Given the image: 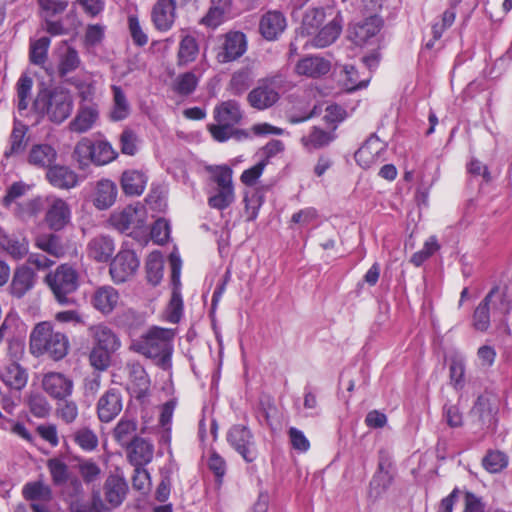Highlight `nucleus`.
Listing matches in <instances>:
<instances>
[{"instance_id":"obj_28","label":"nucleus","mask_w":512,"mask_h":512,"mask_svg":"<svg viewBox=\"0 0 512 512\" xmlns=\"http://www.w3.org/2000/svg\"><path fill=\"white\" fill-rule=\"evenodd\" d=\"M28 126L20 120L14 119L13 128L8 140V146L4 151V157L10 158L22 154L27 146L26 138Z\"/></svg>"},{"instance_id":"obj_22","label":"nucleus","mask_w":512,"mask_h":512,"mask_svg":"<svg viewBox=\"0 0 512 512\" xmlns=\"http://www.w3.org/2000/svg\"><path fill=\"white\" fill-rule=\"evenodd\" d=\"M330 68L331 64L327 59L320 56H307L297 62L295 72L300 76L319 78L326 75Z\"/></svg>"},{"instance_id":"obj_36","label":"nucleus","mask_w":512,"mask_h":512,"mask_svg":"<svg viewBox=\"0 0 512 512\" xmlns=\"http://www.w3.org/2000/svg\"><path fill=\"white\" fill-rule=\"evenodd\" d=\"M24 499L32 501V503L50 502L53 498L51 487L42 480L27 482L22 488Z\"/></svg>"},{"instance_id":"obj_3","label":"nucleus","mask_w":512,"mask_h":512,"mask_svg":"<svg viewBox=\"0 0 512 512\" xmlns=\"http://www.w3.org/2000/svg\"><path fill=\"white\" fill-rule=\"evenodd\" d=\"M68 348L66 335L55 332L49 322L38 323L30 334V352L34 356L47 354L54 360H60L67 355Z\"/></svg>"},{"instance_id":"obj_54","label":"nucleus","mask_w":512,"mask_h":512,"mask_svg":"<svg viewBox=\"0 0 512 512\" xmlns=\"http://www.w3.org/2000/svg\"><path fill=\"white\" fill-rule=\"evenodd\" d=\"M47 468L50 472L52 482L55 486L64 485L69 478L67 464L60 458H51L47 461Z\"/></svg>"},{"instance_id":"obj_48","label":"nucleus","mask_w":512,"mask_h":512,"mask_svg":"<svg viewBox=\"0 0 512 512\" xmlns=\"http://www.w3.org/2000/svg\"><path fill=\"white\" fill-rule=\"evenodd\" d=\"M33 80L30 76L23 74L16 83V102L19 112L28 108L31 100Z\"/></svg>"},{"instance_id":"obj_39","label":"nucleus","mask_w":512,"mask_h":512,"mask_svg":"<svg viewBox=\"0 0 512 512\" xmlns=\"http://www.w3.org/2000/svg\"><path fill=\"white\" fill-rule=\"evenodd\" d=\"M35 246L55 258L65 254V248L60 236L53 233L40 234L35 238Z\"/></svg>"},{"instance_id":"obj_52","label":"nucleus","mask_w":512,"mask_h":512,"mask_svg":"<svg viewBox=\"0 0 512 512\" xmlns=\"http://www.w3.org/2000/svg\"><path fill=\"white\" fill-rule=\"evenodd\" d=\"M74 442L84 451H94L99 443L98 436L96 433L88 428L81 427L73 433Z\"/></svg>"},{"instance_id":"obj_45","label":"nucleus","mask_w":512,"mask_h":512,"mask_svg":"<svg viewBox=\"0 0 512 512\" xmlns=\"http://www.w3.org/2000/svg\"><path fill=\"white\" fill-rule=\"evenodd\" d=\"M111 89L113 93L111 119L114 121L124 120L130 114V105L127 97L120 86L113 85Z\"/></svg>"},{"instance_id":"obj_21","label":"nucleus","mask_w":512,"mask_h":512,"mask_svg":"<svg viewBox=\"0 0 512 512\" xmlns=\"http://www.w3.org/2000/svg\"><path fill=\"white\" fill-rule=\"evenodd\" d=\"M88 332L93 341V346L113 352H116L121 346V341L117 334L105 324L90 326Z\"/></svg>"},{"instance_id":"obj_56","label":"nucleus","mask_w":512,"mask_h":512,"mask_svg":"<svg viewBox=\"0 0 512 512\" xmlns=\"http://www.w3.org/2000/svg\"><path fill=\"white\" fill-rule=\"evenodd\" d=\"M105 510L99 491H94L89 501H75L71 504L72 512H105Z\"/></svg>"},{"instance_id":"obj_6","label":"nucleus","mask_w":512,"mask_h":512,"mask_svg":"<svg viewBox=\"0 0 512 512\" xmlns=\"http://www.w3.org/2000/svg\"><path fill=\"white\" fill-rule=\"evenodd\" d=\"M511 302L498 286H494L475 308L472 315V326L476 331L486 332L490 328V310L509 313Z\"/></svg>"},{"instance_id":"obj_47","label":"nucleus","mask_w":512,"mask_h":512,"mask_svg":"<svg viewBox=\"0 0 512 512\" xmlns=\"http://www.w3.org/2000/svg\"><path fill=\"white\" fill-rule=\"evenodd\" d=\"M210 172V182L214 185L211 188L234 189L232 180V169L227 165L211 166L208 168Z\"/></svg>"},{"instance_id":"obj_2","label":"nucleus","mask_w":512,"mask_h":512,"mask_svg":"<svg viewBox=\"0 0 512 512\" xmlns=\"http://www.w3.org/2000/svg\"><path fill=\"white\" fill-rule=\"evenodd\" d=\"M68 348L66 335L55 332L49 322L38 323L30 334V352L34 356L47 354L54 360H60L67 355Z\"/></svg>"},{"instance_id":"obj_34","label":"nucleus","mask_w":512,"mask_h":512,"mask_svg":"<svg viewBox=\"0 0 512 512\" xmlns=\"http://www.w3.org/2000/svg\"><path fill=\"white\" fill-rule=\"evenodd\" d=\"M98 117L99 112L95 106L81 107L75 118L70 122L69 128L72 132L85 133L93 128Z\"/></svg>"},{"instance_id":"obj_62","label":"nucleus","mask_w":512,"mask_h":512,"mask_svg":"<svg viewBox=\"0 0 512 512\" xmlns=\"http://www.w3.org/2000/svg\"><path fill=\"white\" fill-rule=\"evenodd\" d=\"M439 249V244L437 242L436 237L431 236L429 237L424 245L423 248L417 252H415L411 257V263H413L415 266L419 267L421 266L430 256H432L437 250Z\"/></svg>"},{"instance_id":"obj_41","label":"nucleus","mask_w":512,"mask_h":512,"mask_svg":"<svg viewBox=\"0 0 512 512\" xmlns=\"http://www.w3.org/2000/svg\"><path fill=\"white\" fill-rule=\"evenodd\" d=\"M393 480L394 473L391 470V465L389 463L385 464L381 461L379 462L378 471L370 482V487L372 490H375L376 495L379 496L388 490L392 485Z\"/></svg>"},{"instance_id":"obj_7","label":"nucleus","mask_w":512,"mask_h":512,"mask_svg":"<svg viewBox=\"0 0 512 512\" xmlns=\"http://www.w3.org/2000/svg\"><path fill=\"white\" fill-rule=\"evenodd\" d=\"M277 82V77L259 80L257 86L254 87L247 95V102L249 105L259 111H263L274 106L280 99V94L277 90Z\"/></svg>"},{"instance_id":"obj_55","label":"nucleus","mask_w":512,"mask_h":512,"mask_svg":"<svg viewBox=\"0 0 512 512\" xmlns=\"http://www.w3.org/2000/svg\"><path fill=\"white\" fill-rule=\"evenodd\" d=\"M73 157L81 168H84L92 163L93 141L87 137L82 138L75 145Z\"/></svg>"},{"instance_id":"obj_64","label":"nucleus","mask_w":512,"mask_h":512,"mask_svg":"<svg viewBox=\"0 0 512 512\" xmlns=\"http://www.w3.org/2000/svg\"><path fill=\"white\" fill-rule=\"evenodd\" d=\"M121 152L125 155L133 156L138 150V137L131 129H125L119 137Z\"/></svg>"},{"instance_id":"obj_31","label":"nucleus","mask_w":512,"mask_h":512,"mask_svg":"<svg viewBox=\"0 0 512 512\" xmlns=\"http://www.w3.org/2000/svg\"><path fill=\"white\" fill-rule=\"evenodd\" d=\"M46 177L51 185L60 189H71L78 184V175L66 166L50 167Z\"/></svg>"},{"instance_id":"obj_43","label":"nucleus","mask_w":512,"mask_h":512,"mask_svg":"<svg viewBox=\"0 0 512 512\" xmlns=\"http://www.w3.org/2000/svg\"><path fill=\"white\" fill-rule=\"evenodd\" d=\"M198 53L199 46L195 37L191 35L183 36L177 53L178 65L183 66L193 62L197 58Z\"/></svg>"},{"instance_id":"obj_18","label":"nucleus","mask_w":512,"mask_h":512,"mask_svg":"<svg viewBox=\"0 0 512 512\" xmlns=\"http://www.w3.org/2000/svg\"><path fill=\"white\" fill-rule=\"evenodd\" d=\"M125 448L127 460L134 467L146 466L153 459L154 445L142 437L134 438Z\"/></svg>"},{"instance_id":"obj_42","label":"nucleus","mask_w":512,"mask_h":512,"mask_svg":"<svg viewBox=\"0 0 512 512\" xmlns=\"http://www.w3.org/2000/svg\"><path fill=\"white\" fill-rule=\"evenodd\" d=\"M207 203L210 208L225 210L235 201L234 189L209 188Z\"/></svg>"},{"instance_id":"obj_13","label":"nucleus","mask_w":512,"mask_h":512,"mask_svg":"<svg viewBox=\"0 0 512 512\" xmlns=\"http://www.w3.org/2000/svg\"><path fill=\"white\" fill-rule=\"evenodd\" d=\"M123 408L122 393L117 388L108 389L98 400L96 411L98 419L103 423L114 420Z\"/></svg>"},{"instance_id":"obj_49","label":"nucleus","mask_w":512,"mask_h":512,"mask_svg":"<svg viewBox=\"0 0 512 512\" xmlns=\"http://www.w3.org/2000/svg\"><path fill=\"white\" fill-rule=\"evenodd\" d=\"M1 246L12 258L20 260L28 254L29 244L25 238L16 236H5L1 241Z\"/></svg>"},{"instance_id":"obj_25","label":"nucleus","mask_w":512,"mask_h":512,"mask_svg":"<svg viewBox=\"0 0 512 512\" xmlns=\"http://www.w3.org/2000/svg\"><path fill=\"white\" fill-rule=\"evenodd\" d=\"M58 59L57 69L61 77L75 71L81 64L77 50L71 47L66 41H62L56 48Z\"/></svg>"},{"instance_id":"obj_37","label":"nucleus","mask_w":512,"mask_h":512,"mask_svg":"<svg viewBox=\"0 0 512 512\" xmlns=\"http://www.w3.org/2000/svg\"><path fill=\"white\" fill-rule=\"evenodd\" d=\"M138 424L135 419L123 416L113 429V437L116 442L125 448L136 438Z\"/></svg>"},{"instance_id":"obj_23","label":"nucleus","mask_w":512,"mask_h":512,"mask_svg":"<svg viewBox=\"0 0 512 512\" xmlns=\"http://www.w3.org/2000/svg\"><path fill=\"white\" fill-rule=\"evenodd\" d=\"M117 194V186L112 180L101 179L94 186L93 204L99 210H106L115 203Z\"/></svg>"},{"instance_id":"obj_17","label":"nucleus","mask_w":512,"mask_h":512,"mask_svg":"<svg viewBox=\"0 0 512 512\" xmlns=\"http://www.w3.org/2000/svg\"><path fill=\"white\" fill-rule=\"evenodd\" d=\"M286 27V17L277 10L266 12L259 23V31L263 38L268 41L276 40L285 31Z\"/></svg>"},{"instance_id":"obj_32","label":"nucleus","mask_w":512,"mask_h":512,"mask_svg":"<svg viewBox=\"0 0 512 512\" xmlns=\"http://www.w3.org/2000/svg\"><path fill=\"white\" fill-rule=\"evenodd\" d=\"M148 181L147 175L135 169L125 170L121 176V187L123 192L129 196L141 195Z\"/></svg>"},{"instance_id":"obj_15","label":"nucleus","mask_w":512,"mask_h":512,"mask_svg":"<svg viewBox=\"0 0 512 512\" xmlns=\"http://www.w3.org/2000/svg\"><path fill=\"white\" fill-rule=\"evenodd\" d=\"M176 20V4L174 0H157L151 10V21L160 32L169 31Z\"/></svg>"},{"instance_id":"obj_1","label":"nucleus","mask_w":512,"mask_h":512,"mask_svg":"<svg viewBox=\"0 0 512 512\" xmlns=\"http://www.w3.org/2000/svg\"><path fill=\"white\" fill-rule=\"evenodd\" d=\"M174 336L175 333L171 329L154 327L134 340L131 349L154 360L159 367L166 370L171 367Z\"/></svg>"},{"instance_id":"obj_10","label":"nucleus","mask_w":512,"mask_h":512,"mask_svg":"<svg viewBox=\"0 0 512 512\" xmlns=\"http://www.w3.org/2000/svg\"><path fill=\"white\" fill-rule=\"evenodd\" d=\"M247 50V39L244 33L231 31L225 34L223 42L216 54L219 63L225 64L240 58Z\"/></svg>"},{"instance_id":"obj_20","label":"nucleus","mask_w":512,"mask_h":512,"mask_svg":"<svg viewBox=\"0 0 512 512\" xmlns=\"http://www.w3.org/2000/svg\"><path fill=\"white\" fill-rule=\"evenodd\" d=\"M119 302V292L110 285L98 287L91 298L92 306L103 315L111 314Z\"/></svg>"},{"instance_id":"obj_51","label":"nucleus","mask_w":512,"mask_h":512,"mask_svg":"<svg viewBox=\"0 0 512 512\" xmlns=\"http://www.w3.org/2000/svg\"><path fill=\"white\" fill-rule=\"evenodd\" d=\"M51 40L49 37H41L30 44L29 59L32 64L43 66L47 61L48 49Z\"/></svg>"},{"instance_id":"obj_30","label":"nucleus","mask_w":512,"mask_h":512,"mask_svg":"<svg viewBox=\"0 0 512 512\" xmlns=\"http://www.w3.org/2000/svg\"><path fill=\"white\" fill-rule=\"evenodd\" d=\"M57 159V151L49 144H35L28 153L27 161L30 165L37 168L52 167Z\"/></svg>"},{"instance_id":"obj_16","label":"nucleus","mask_w":512,"mask_h":512,"mask_svg":"<svg viewBox=\"0 0 512 512\" xmlns=\"http://www.w3.org/2000/svg\"><path fill=\"white\" fill-rule=\"evenodd\" d=\"M143 207L128 205L123 210L111 216L112 225L120 232L131 228H141L144 225Z\"/></svg>"},{"instance_id":"obj_53","label":"nucleus","mask_w":512,"mask_h":512,"mask_svg":"<svg viewBox=\"0 0 512 512\" xmlns=\"http://www.w3.org/2000/svg\"><path fill=\"white\" fill-rule=\"evenodd\" d=\"M483 467L489 473H499L508 465L507 455L499 450H490L482 459Z\"/></svg>"},{"instance_id":"obj_63","label":"nucleus","mask_w":512,"mask_h":512,"mask_svg":"<svg viewBox=\"0 0 512 512\" xmlns=\"http://www.w3.org/2000/svg\"><path fill=\"white\" fill-rule=\"evenodd\" d=\"M128 29L135 45L142 47L148 43V35L144 31L139 18L136 15L128 16Z\"/></svg>"},{"instance_id":"obj_40","label":"nucleus","mask_w":512,"mask_h":512,"mask_svg":"<svg viewBox=\"0 0 512 512\" xmlns=\"http://www.w3.org/2000/svg\"><path fill=\"white\" fill-rule=\"evenodd\" d=\"M473 417L481 426H490L494 420V412L490 399L485 395L477 397L471 411Z\"/></svg>"},{"instance_id":"obj_50","label":"nucleus","mask_w":512,"mask_h":512,"mask_svg":"<svg viewBox=\"0 0 512 512\" xmlns=\"http://www.w3.org/2000/svg\"><path fill=\"white\" fill-rule=\"evenodd\" d=\"M163 259L159 252H152L146 261V278L153 286L158 285L163 278Z\"/></svg>"},{"instance_id":"obj_60","label":"nucleus","mask_w":512,"mask_h":512,"mask_svg":"<svg viewBox=\"0 0 512 512\" xmlns=\"http://www.w3.org/2000/svg\"><path fill=\"white\" fill-rule=\"evenodd\" d=\"M127 370L130 381L140 390L148 387L149 380L144 367L139 362H130L127 364Z\"/></svg>"},{"instance_id":"obj_59","label":"nucleus","mask_w":512,"mask_h":512,"mask_svg":"<svg viewBox=\"0 0 512 512\" xmlns=\"http://www.w3.org/2000/svg\"><path fill=\"white\" fill-rule=\"evenodd\" d=\"M251 82L252 77L248 70L236 71L230 79V91L234 95H241L250 87Z\"/></svg>"},{"instance_id":"obj_27","label":"nucleus","mask_w":512,"mask_h":512,"mask_svg":"<svg viewBox=\"0 0 512 512\" xmlns=\"http://www.w3.org/2000/svg\"><path fill=\"white\" fill-rule=\"evenodd\" d=\"M343 27V19L340 13H337L333 19L325 24L312 39V46L316 48H325L334 43L340 36Z\"/></svg>"},{"instance_id":"obj_44","label":"nucleus","mask_w":512,"mask_h":512,"mask_svg":"<svg viewBox=\"0 0 512 512\" xmlns=\"http://www.w3.org/2000/svg\"><path fill=\"white\" fill-rule=\"evenodd\" d=\"M334 138L332 132L313 127L308 135L301 138V143L307 150L320 149L331 143Z\"/></svg>"},{"instance_id":"obj_12","label":"nucleus","mask_w":512,"mask_h":512,"mask_svg":"<svg viewBox=\"0 0 512 512\" xmlns=\"http://www.w3.org/2000/svg\"><path fill=\"white\" fill-rule=\"evenodd\" d=\"M41 385L43 390L56 400H65L70 397L74 387L73 380L60 372L45 373Z\"/></svg>"},{"instance_id":"obj_11","label":"nucleus","mask_w":512,"mask_h":512,"mask_svg":"<svg viewBox=\"0 0 512 512\" xmlns=\"http://www.w3.org/2000/svg\"><path fill=\"white\" fill-rule=\"evenodd\" d=\"M386 152V144L380 138L372 134L365 143L356 151L355 160L363 169L383 161Z\"/></svg>"},{"instance_id":"obj_35","label":"nucleus","mask_w":512,"mask_h":512,"mask_svg":"<svg viewBox=\"0 0 512 512\" xmlns=\"http://www.w3.org/2000/svg\"><path fill=\"white\" fill-rule=\"evenodd\" d=\"M214 117L218 123L234 126L241 121L243 115L239 103L235 100H228L215 107Z\"/></svg>"},{"instance_id":"obj_58","label":"nucleus","mask_w":512,"mask_h":512,"mask_svg":"<svg viewBox=\"0 0 512 512\" xmlns=\"http://www.w3.org/2000/svg\"><path fill=\"white\" fill-rule=\"evenodd\" d=\"M30 412L37 418H45L51 411V405L40 393H33L28 398Z\"/></svg>"},{"instance_id":"obj_38","label":"nucleus","mask_w":512,"mask_h":512,"mask_svg":"<svg viewBox=\"0 0 512 512\" xmlns=\"http://www.w3.org/2000/svg\"><path fill=\"white\" fill-rule=\"evenodd\" d=\"M371 80L370 72H363L353 65H346L343 69V85L348 91L365 88Z\"/></svg>"},{"instance_id":"obj_57","label":"nucleus","mask_w":512,"mask_h":512,"mask_svg":"<svg viewBox=\"0 0 512 512\" xmlns=\"http://www.w3.org/2000/svg\"><path fill=\"white\" fill-rule=\"evenodd\" d=\"M198 84V78L193 72L179 75L173 84V89L180 95H189L194 92Z\"/></svg>"},{"instance_id":"obj_19","label":"nucleus","mask_w":512,"mask_h":512,"mask_svg":"<svg viewBox=\"0 0 512 512\" xmlns=\"http://www.w3.org/2000/svg\"><path fill=\"white\" fill-rule=\"evenodd\" d=\"M381 25L382 22L378 17H369L355 23L349 31V37L358 46L366 45L371 39L377 36Z\"/></svg>"},{"instance_id":"obj_33","label":"nucleus","mask_w":512,"mask_h":512,"mask_svg":"<svg viewBox=\"0 0 512 512\" xmlns=\"http://www.w3.org/2000/svg\"><path fill=\"white\" fill-rule=\"evenodd\" d=\"M114 250V241L109 236L99 235L88 243V254L97 262H107Z\"/></svg>"},{"instance_id":"obj_29","label":"nucleus","mask_w":512,"mask_h":512,"mask_svg":"<svg viewBox=\"0 0 512 512\" xmlns=\"http://www.w3.org/2000/svg\"><path fill=\"white\" fill-rule=\"evenodd\" d=\"M128 491L126 480L119 475H109L104 484V494L107 502L113 506H120Z\"/></svg>"},{"instance_id":"obj_14","label":"nucleus","mask_w":512,"mask_h":512,"mask_svg":"<svg viewBox=\"0 0 512 512\" xmlns=\"http://www.w3.org/2000/svg\"><path fill=\"white\" fill-rule=\"evenodd\" d=\"M45 222L53 231L62 230L71 219V210L68 203L57 197L47 198Z\"/></svg>"},{"instance_id":"obj_4","label":"nucleus","mask_w":512,"mask_h":512,"mask_svg":"<svg viewBox=\"0 0 512 512\" xmlns=\"http://www.w3.org/2000/svg\"><path fill=\"white\" fill-rule=\"evenodd\" d=\"M33 109L38 114L46 115L50 121L60 124L71 115L73 99L71 94L62 88L43 89L38 92Z\"/></svg>"},{"instance_id":"obj_26","label":"nucleus","mask_w":512,"mask_h":512,"mask_svg":"<svg viewBox=\"0 0 512 512\" xmlns=\"http://www.w3.org/2000/svg\"><path fill=\"white\" fill-rule=\"evenodd\" d=\"M0 379L11 389L20 391L28 382V372L19 363L12 361L0 368Z\"/></svg>"},{"instance_id":"obj_8","label":"nucleus","mask_w":512,"mask_h":512,"mask_svg":"<svg viewBox=\"0 0 512 512\" xmlns=\"http://www.w3.org/2000/svg\"><path fill=\"white\" fill-rule=\"evenodd\" d=\"M227 441L246 462H253L257 458L255 439L247 426L233 425L227 433Z\"/></svg>"},{"instance_id":"obj_61","label":"nucleus","mask_w":512,"mask_h":512,"mask_svg":"<svg viewBox=\"0 0 512 512\" xmlns=\"http://www.w3.org/2000/svg\"><path fill=\"white\" fill-rule=\"evenodd\" d=\"M324 20L325 11L323 8L310 9L303 18V28L307 34H312L323 24Z\"/></svg>"},{"instance_id":"obj_46","label":"nucleus","mask_w":512,"mask_h":512,"mask_svg":"<svg viewBox=\"0 0 512 512\" xmlns=\"http://www.w3.org/2000/svg\"><path fill=\"white\" fill-rule=\"evenodd\" d=\"M117 156L118 153L108 141L99 140L93 142V164L97 166H103L114 161Z\"/></svg>"},{"instance_id":"obj_24","label":"nucleus","mask_w":512,"mask_h":512,"mask_svg":"<svg viewBox=\"0 0 512 512\" xmlns=\"http://www.w3.org/2000/svg\"><path fill=\"white\" fill-rule=\"evenodd\" d=\"M36 274L34 271L23 265L18 267L13 274L9 289L13 297L22 298L35 285Z\"/></svg>"},{"instance_id":"obj_9","label":"nucleus","mask_w":512,"mask_h":512,"mask_svg":"<svg viewBox=\"0 0 512 512\" xmlns=\"http://www.w3.org/2000/svg\"><path fill=\"white\" fill-rule=\"evenodd\" d=\"M139 264L140 261L134 251L120 250L110 264L109 273L113 282L120 284L127 281L135 274Z\"/></svg>"},{"instance_id":"obj_5","label":"nucleus","mask_w":512,"mask_h":512,"mask_svg":"<svg viewBox=\"0 0 512 512\" xmlns=\"http://www.w3.org/2000/svg\"><path fill=\"white\" fill-rule=\"evenodd\" d=\"M57 302L63 305L73 304L71 295L79 287V273L69 264L59 265L55 271L48 273L44 279Z\"/></svg>"}]
</instances>
